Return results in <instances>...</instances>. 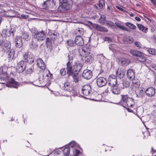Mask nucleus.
Instances as JSON below:
<instances>
[{"label":"nucleus","instance_id":"obj_1","mask_svg":"<svg viewBox=\"0 0 156 156\" xmlns=\"http://www.w3.org/2000/svg\"><path fill=\"white\" fill-rule=\"evenodd\" d=\"M6 85L10 88H17L19 86V83L15 80L13 78L9 76L7 73H1L0 74V83L5 84Z\"/></svg>","mask_w":156,"mask_h":156},{"label":"nucleus","instance_id":"obj_2","mask_svg":"<svg viewBox=\"0 0 156 156\" xmlns=\"http://www.w3.org/2000/svg\"><path fill=\"white\" fill-rule=\"evenodd\" d=\"M90 50L86 47L81 48L79 49V53L81 56L84 58L85 63L87 64H90L94 61L93 54L89 52Z\"/></svg>","mask_w":156,"mask_h":156},{"label":"nucleus","instance_id":"obj_3","mask_svg":"<svg viewBox=\"0 0 156 156\" xmlns=\"http://www.w3.org/2000/svg\"><path fill=\"white\" fill-rule=\"evenodd\" d=\"M66 69L67 74L69 76H71L73 73L79 72L82 68V64L76 62L74 64L72 63L66 64Z\"/></svg>","mask_w":156,"mask_h":156},{"label":"nucleus","instance_id":"obj_4","mask_svg":"<svg viewBox=\"0 0 156 156\" xmlns=\"http://www.w3.org/2000/svg\"><path fill=\"white\" fill-rule=\"evenodd\" d=\"M11 44L7 40H0V49L4 53H7L10 50Z\"/></svg>","mask_w":156,"mask_h":156},{"label":"nucleus","instance_id":"obj_5","mask_svg":"<svg viewBox=\"0 0 156 156\" xmlns=\"http://www.w3.org/2000/svg\"><path fill=\"white\" fill-rule=\"evenodd\" d=\"M46 37L45 31L42 30L41 31H35L33 35L34 39L35 41H41L44 40Z\"/></svg>","mask_w":156,"mask_h":156},{"label":"nucleus","instance_id":"obj_6","mask_svg":"<svg viewBox=\"0 0 156 156\" xmlns=\"http://www.w3.org/2000/svg\"><path fill=\"white\" fill-rule=\"evenodd\" d=\"M16 30L14 27H11L10 28L3 29L2 31V35L5 37H9L14 35Z\"/></svg>","mask_w":156,"mask_h":156},{"label":"nucleus","instance_id":"obj_7","mask_svg":"<svg viewBox=\"0 0 156 156\" xmlns=\"http://www.w3.org/2000/svg\"><path fill=\"white\" fill-rule=\"evenodd\" d=\"M55 2L54 0H47L44 3L42 7L45 9H51L55 6Z\"/></svg>","mask_w":156,"mask_h":156},{"label":"nucleus","instance_id":"obj_8","mask_svg":"<svg viewBox=\"0 0 156 156\" xmlns=\"http://www.w3.org/2000/svg\"><path fill=\"white\" fill-rule=\"evenodd\" d=\"M24 59L25 62L32 64L34 61V57L30 52H26L23 55Z\"/></svg>","mask_w":156,"mask_h":156},{"label":"nucleus","instance_id":"obj_9","mask_svg":"<svg viewBox=\"0 0 156 156\" xmlns=\"http://www.w3.org/2000/svg\"><path fill=\"white\" fill-rule=\"evenodd\" d=\"M117 79L116 76L113 75H110L108 80V84L109 86L108 87H115V86L117 85Z\"/></svg>","mask_w":156,"mask_h":156},{"label":"nucleus","instance_id":"obj_10","mask_svg":"<svg viewBox=\"0 0 156 156\" xmlns=\"http://www.w3.org/2000/svg\"><path fill=\"white\" fill-rule=\"evenodd\" d=\"M91 91V87L90 85H85L84 86L82 89V93L83 96H89Z\"/></svg>","mask_w":156,"mask_h":156},{"label":"nucleus","instance_id":"obj_11","mask_svg":"<svg viewBox=\"0 0 156 156\" xmlns=\"http://www.w3.org/2000/svg\"><path fill=\"white\" fill-rule=\"evenodd\" d=\"M109 91H112V93L115 94H119L120 92L119 89L117 87V85L115 86V87H108L105 92L108 93H109Z\"/></svg>","mask_w":156,"mask_h":156},{"label":"nucleus","instance_id":"obj_12","mask_svg":"<svg viewBox=\"0 0 156 156\" xmlns=\"http://www.w3.org/2000/svg\"><path fill=\"white\" fill-rule=\"evenodd\" d=\"M26 68V65L24 61H22L18 64L16 67V71L19 73H21L25 70Z\"/></svg>","mask_w":156,"mask_h":156},{"label":"nucleus","instance_id":"obj_13","mask_svg":"<svg viewBox=\"0 0 156 156\" xmlns=\"http://www.w3.org/2000/svg\"><path fill=\"white\" fill-rule=\"evenodd\" d=\"M97 83L99 87H102L106 85L107 80L104 77H99L97 79Z\"/></svg>","mask_w":156,"mask_h":156},{"label":"nucleus","instance_id":"obj_14","mask_svg":"<svg viewBox=\"0 0 156 156\" xmlns=\"http://www.w3.org/2000/svg\"><path fill=\"white\" fill-rule=\"evenodd\" d=\"M91 23L93 27L95 28L98 31L101 32H106L108 31V30L104 27L97 24L93 23L91 22Z\"/></svg>","mask_w":156,"mask_h":156},{"label":"nucleus","instance_id":"obj_15","mask_svg":"<svg viewBox=\"0 0 156 156\" xmlns=\"http://www.w3.org/2000/svg\"><path fill=\"white\" fill-rule=\"evenodd\" d=\"M82 77L85 79L89 80L92 77V71L89 69L84 70L82 74Z\"/></svg>","mask_w":156,"mask_h":156},{"label":"nucleus","instance_id":"obj_16","mask_svg":"<svg viewBox=\"0 0 156 156\" xmlns=\"http://www.w3.org/2000/svg\"><path fill=\"white\" fill-rule=\"evenodd\" d=\"M15 46L16 47L20 48L23 45V41L22 37L20 36H17L14 38Z\"/></svg>","mask_w":156,"mask_h":156},{"label":"nucleus","instance_id":"obj_17","mask_svg":"<svg viewBox=\"0 0 156 156\" xmlns=\"http://www.w3.org/2000/svg\"><path fill=\"white\" fill-rule=\"evenodd\" d=\"M71 1L65 2L60 5L59 7V9H62L63 10H68L70 9L71 6Z\"/></svg>","mask_w":156,"mask_h":156},{"label":"nucleus","instance_id":"obj_18","mask_svg":"<svg viewBox=\"0 0 156 156\" xmlns=\"http://www.w3.org/2000/svg\"><path fill=\"white\" fill-rule=\"evenodd\" d=\"M75 42L77 46H82L84 44V41L80 36H77L75 38Z\"/></svg>","mask_w":156,"mask_h":156},{"label":"nucleus","instance_id":"obj_19","mask_svg":"<svg viewBox=\"0 0 156 156\" xmlns=\"http://www.w3.org/2000/svg\"><path fill=\"white\" fill-rule=\"evenodd\" d=\"M145 93L148 96L152 97L155 94V89L152 87H149L145 90Z\"/></svg>","mask_w":156,"mask_h":156},{"label":"nucleus","instance_id":"obj_20","mask_svg":"<svg viewBox=\"0 0 156 156\" xmlns=\"http://www.w3.org/2000/svg\"><path fill=\"white\" fill-rule=\"evenodd\" d=\"M37 64L38 67L41 70H44L46 67L44 62L41 58H38L37 60Z\"/></svg>","mask_w":156,"mask_h":156},{"label":"nucleus","instance_id":"obj_21","mask_svg":"<svg viewBox=\"0 0 156 156\" xmlns=\"http://www.w3.org/2000/svg\"><path fill=\"white\" fill-rule=\"evenodd\" d=\"M67 43L69 46L72 47V49L77 51L78 50L79 51V49L81 48H79V47L77 46L75 43L72 40H68L67 41Z\"/></svg>","mask_w":156,"mask_h":156},{"label":"nucleus","instance_id":"obj_22","mask_svg":"<svg viewBox=\"0 0 156 156\" xmlns=\"http://www.w3.org/2000/svg\"><path fill=\"white\" fill-rule=\"evenodd\" d=\"M63 88L64 90L69 92L72 91L73 90L72 84L69 82H66L64 83Z\"/></svg>","mask_w":156,"mask_h":156},{"label":"nucleus","instance_id":"obj_23","mask_svg":"<svg viewBox=\"0 0 156 156\" xmlns=\"http://www.w3.org/2000/svg\"><path fill=\"white\" fill-rule=\"evenodd\" d=\"M136 57H138V60L141 62H145L146 61V58L144 56L143 53L140 51Z\"/></svg>","mask_w":156,"mask_h":156},{"label":"nucleus","instance_id":"obj_24","mask_svg":"<svg viewBox=\"0 0 156 156\" xmlns=\"http://www.w3.org/2000/svg\"><path fill=\"white\" fill-rule=\"evenodd\" d=\"M127 75L129 79H133L135 78V72L131 69H128L127 70Z\"/></svg>","mask_w":156,"mask_h":156},{"label":"nucleus","instance_id":"obj_25","mask_svg":"<svg viewBox=\"0 0 156 156\" xmlns=\"http://www.w3.org/2000/svg\"><path fill=\"white\" fill-rule=\"evenodd\" d=\"M120 62L122 65L125 66H127L130 63V60L126 58L121 59Z\"/></svg>","mask_w":156,"mask_h":156},{"label":"nucleus","instance_id":"obj_26","mask_svg":"<svg viewBox=\"0 0 156 156\" xmlns=\"http://www.w3.org/2000/svg\"><path fill=\"white\" fill-rule=\"evenodd\" d=\"M122 22L120 21L115 22V24L116 26L118 27L120 29L126 31H128V29L127 28L124 27L123 25H122Z\"/></svg>","mask_w":156,"mask_h":156},{"label":"nucleus","instance_id":"obj_27","mask_svg":"<svg viewBox=\"0 0 156 156\" xmlns=\"http://www.w3.org/2000/svg\"><path fill=\"white\" fill-rule=\"evenodd\" d=\"M132 85L135 88H139L140 85V82L138 79H134L132 80Z\"/></svg>","mask_w":156,"mask_h":156},{"label":"nucleus","instance_id":"obj_28","mask_svg":"<svg viewBox=\"0 0 156 156\" xmlns=\"http://www.w3.org/2000/svg\"><path fill=\"white\" fill-rule=\"evenodd\" d=\"M129 101L127 102V103L126 104L127 106L131 108L134 107L135 103L134 99L132 98L131 97L130 98H129Z\"/></svg>","mask_w":156,"mask_h":156},{"label":"nucleus","instance_id":"obj_29","mask_svg":"<svg viewBox=\"0 0 156 156\" xmlns=\"http://www.w3.org/2000/svg\"><path fill=\"white\" fill-rule=\"evenodd\" d=\"M79 72H76L72 75L73 80L75 83H77L79 81Z\"/></svg>","mask_w":156,"mask_h":156},{"label":"nucleus","instance_id":"obj_30","mask_svg":"<svg viewBox=\"0 0 156 156\" xmlns=\"http://www.w3.org/2000/svg\"><path fill=\"white\" fill-rule=\"evenodd\" d=\"M8 57L9 58V60H11L13 58L14 55V51L13 50H11L9 51H8Z\"/></svg>","mask_w":156,"mask_h":156},{"label":"nucleus","instance_id":"obj_31","mask_svg":"<svg viewBox=\"0 0 156 156\" xmlns=\"http://www.w3.org/2000/svg\"><path fill=\"white\" fill-rule=\"evenodd\" d=\"M117 76L120 79L122 78L124 76V72L121 69H119L116 72Z\"/></svg>","mask_w":156,"mask_h":156},{"label":"nucleus","instance_id":"obj_32","mask_svg":"<svg viewBox=\"0 0 156 156\" xmlns=\"http://www.w3.org/2000/svg\"><path fill=\"white\" fill-rule=\"evenodd\" d=\"M104 5H105V2L103 0H100L99 4H98L96 6L98 9H101L103 8Z\"/></svg>","mask_w":156,"mask_h":156},{"label":"nucleus","instance_id":"obj_33","mask_svg":"<svg viewBox=\"0 0 156 156\" xmlns=\"http://www.w3.org/2000/svg\"><path fill=\"white\" fill-rule=\"evenodd\" d=\"M146 50L149 54L156 55V49L154 48H147Z\"/></svg>","mask_w":156,"mask_h":156},{"label":"nucleus","instance_id":"obj_34","mask_svg":"<svg viewBox=\"0 0 156 156\" xmlns=\"http://www.w3.org/2000/svg\"><path fill=\"white\" fill-rule=\"evenodd\" d=\"M137 26L140 30H141L142 32L145 33L147 32V28H145L144 26L142 25L141 24H137Z\"/></svg>","mask_w":156,"mask_h":156},{"label":"nucleus","instance_id":"obj_35","mask_svg":"<svg viewBox=\"0 0 156 156\" xmlns=\"http://www.w3.org/2000/svg\"><path fill=\"white\" fill-rule=\"evenodd\" d=\"M76 32L77 34L81 36L84 34V30L81 28H78L76 29Z\"/></svg>","mask_w":156,"mask_h":156},{"label":"nucleus","instance_id":"obj_36","mask_svg":"<svg viewBox=\"0 0 156 156\" xmlns=\"http://www.w3.org/2000/svg\"><path fill=\"white\" fill-rule=\"evenodd\" d=\"M70 147H65L62 151L63 154L66 156H68L70 152Z\"/></svg>","mask_w":156,"mask_h":156},{"label":"nucleus","instance_id":"obj_37","mask_svg":"<svg viewBox=\"0 0 156 156\" xmlns=\"http://www.w3.org/2000/svg\"><path fill=\"white\" fill-rule=\"evenodd\" d=\"M121 101L125 103L126 102L127 100H129L131 97H129L128 95H121Z\"/></svg>","mask_w":156,"mask_h":156},{"label":"nucleus","instance_id":"obj_38","mask_svg":"<svg viewBox=\"0 0 156 156\" xmlns=\"http://www.w3.org/2000/svg\"><path fill=\"white\" fill-rule=\"evenodd\" d=\"M21 37L25 41H27L29 39V35L27 32H24V33H23L22 36Z\"/></svg>","mask_w":156,"mask_h":156},{"label":"nucleus","instance_id":"obj_39","mask_svg":"<svg viewBox=\"0 0 156 156\" xmlns=\"http://www.w3.org/2000/svg\"><path fill=\"white\" fill-rule=\"evenodd\" d=\"M125 24L126 26H128L131 29H132L133 30H135L136 29V26L135 25H134L133 24L131 23H130L126 22V23Z\"/></svg>","mask_w":156,"mask_h":156},{"label":"nucleus","instance_id":"obj_40","mask_svg":"<svg viewBox=\"0 0 156 156\" xmlns=\"http://www.w3.org/2000/svg\"><path fill=\"white\" fill-rule=\"evenodd\" d=\"M140 51H138L134 50H131L130 51V53L133 56H137V55L139 54Z\"/></svg>","mask_w":156,"mask_h":156},{"label":"nucleus","instance_id":"obj_41","mask_svg":"<svg viewBox=\"0 0 156 156\" xmlns=\"http://www.w3.org/2000/svg\"><path fill=\"white\" fill-rule=\"evenodd\" d=\"M133 38L131 37H128L126 39V40H125V41L124 43H125L128 44L129 43L130 44L133 42Z\"/></svg>","mask_w":156,"mask_h":156},{"label":"nucleus","instance_id":"obj_42","mask_svg":"<svg viewBox=\"0 0 156 156\" xmlns=\"http://www.w3.org/2000/svg\"><path fill=\"white\" fill-rule=\"evenodd\" d=\"M106 17L104 15H101L99 21V22L103 24L105 23V22L106 20Z\"/></svg>","mask_w":156,"mask_h":156},{"label":"nucleus","instance_id":"obj_43","mask_svg":"<svg viewBox=\"0 0 156 156\" xmlns=\"http://www.w3.org/2000/svg\"><path fill=\"white\" fill-rule=\"evenodd\" d=\"M66 56H67L68 58H69V61L67 62L66 64H69V63H72L73 60V57L72 56H71L70 55H69V54H66Z\"/></svg>","mask_w":156,"mask_h":156},{"label":"nucleus","instance_id":"obj_44","mask_svg":"<svg viewBox=\"0 0 156 156\" xmlns=\"http://www.w3.org/2000/svg\"><path fill=\"white\" fill-rule=\"evenodd\" d=\"M134 43L135 45L138 47V49L142 48V45L140 42L138 41H135L134 42Z\"/></svg>","mask_w":156,"mask_h":156},{"label":"nucleus","instance_id":"obj_45","mask_svg":"<svg viewBox=\"0 0 156 156\" xmlns=\"http://www.w3.org/2000/svg\"><path fill=\"white\" fill-rule=\"evenodd\" d=\"M77 144L74 141L71 142L69 144V147H77Z\"/></svg>","mask_w":156,"mask_h":156},{"label":"nucleus","instance_id":"obj_46","mask_svg":"<svg viewBox=\"0 0 156 156\" xmlns=\"http://www.w3.org/2000/svg\"><path fill=\"white\" fill-rule=\"evenodd\" d=\"M60 73L62 76L65 75L66 74V71L65 70V68H62L60 70Z\"/></svg>","mask_w":156,"mask_h":156},{"label":"nucleus","instance_id":"obj_47","mask_svg":"<svg viewBox=\"0 0 156 156\" xmlns=\"http://www.w3.org/2000/svg\"><path fill=\"white\" fill-rule=\"evenodd\" d=\"M38 46L37 44L34 43V41H33L32 43L30 45V47L31 48L33 49H35L38 47Z\"/></svg>","mask_w":156,"mask_h":156},{"label":"nucleus","instance_id":"obj_48","mask_svg":"<svg viewBox=\"0 0 156 156\" xmlns=\"http://www.w3.org/2000/svg\"><path fill=\"white\" fill-rule=\"evenodd\" d=\"M73 151L74 156H77L80 153V151L79 150L75 149H74Z\"/></svg>","mask_w":156,"mask_h":156},{"label":"nucleus","instance_id":"obj_49","mask_svg":"<svg viewBox=\"0 0 156 156\" xmlns=\"http://www.w3.org/2000/svg\"><path fill=\"white\" fill-rule=\"evenodd\" d=\"M139 94V97L142 98L144 96V94L143 92V91L142 90H140Z\"/></svg>","mask_w":156,"mask_h":156},{"label":"nucleus","instance_id":"obj_50","mask_svg":"<svg viewBox=\"0 0 156 156\" xmlns=\"http://www.w3.org/2000/svg\"><path fill=\"white\" fill-rule=\"evenodd\" d=\"M106 24L109 26L111 27H112L114 26L115 24L114 23L112 22L111 21H107Z\"/></svg>","mask_w":156,"mask_h":156},{"label":"nucleus","instance_id":"obj_51","mask_svg":"<svg viewBox=\"0 0 156 156\" xmlns=\"http://www.w3.org/2000/svg\"><path fill=\"white\" fill-rule=\"evenodd\" d=\"M8 69V68L5 66L2 67V73H7V71Z\"/></svg>","mask_w":156,"mask_h":156},{"label":"nucleus","instance_id":"obj_52","mask_svg":"<svg viewBox=\"0 0 156 156\" xmlns=\"http://www.w3.org/2000/svg\"><path fill=\"white\" fill-rule=\"evenodd\" d=\"M46 44L48 46H50L51 44V41L50 39L48 38H47L46 39Z\"/></svg>","mask_w":156,"mask_h":156},{"label":"nucleus","instance_id":"obj_53","mask_svg":"<svg viewBox=\"0 0 156 156\" xmlns=\"http://www.w3.org/2000/svg\"><path fill=\"white\" fill-rule=\"evenodd\" d=\"M71 93V95L73 96H76L77 95L78 93L77 92L74 90H73L72 91H70Z\"/></svg>","mask_w":156,"mask_h":156},{"label":"nucleus","instance_id":"obj_54","mask_svg":"<svg viewBox=\"0 0 156 156\" xmlns=\"http://www.w3.org/2000/svg\"><path fill=\"white\" fill-rule=\"evenodd\" d=\"M33 69L31 67L29 69H27V74H31L33 72Z\"/></svg>","mask_w":156,"mask_h":156},{"label":"nucleus","instance_id":"obj_55","mask_svg":"<svg viewBox=\"0 0 156 156\" xmlns=\"http://www.w3.org/2000/svg\"><path fill=\"white\" fill-rule=\"evenodd\" d=\"M41 78H40L38 80H37L36 82H39V83L40 84H43L44 82V80L43 79H42V80H41Z\"/></svg>","mask_w":156,"mask_h":156},{"label":"nucleus","instance_id":"obj_56","mask_svg":"<svg viewBox=\"0 0 156 156\" xmlns=\"http://www.w3.org/2000/svg\"><path fill=\"white\" fill-rule=\"evenodd\" d=\"M71 1V0H59L60 4L63 3V2H66Z\"/></svg>","mask_w":156,"mask_h":156},{"label":"nucleus","instance_id":"obj_57","mask_svg":"<svg viewBox=\"0 0 156 156\" xmlns=\"http://www.w3.org/2000/svg\"><path fill=\"white\" fill-rule=\"evenodd\" d=\"M100 56V61L101 62H102L104 60L105 58V57L104 56H103V55H101Z\"/></svg>","mask_w":156,"mask_h":156},{"label":"nucleus","instance_id":"obj_58","mask_svg":"<svg viewBox=\"0 0 156 156\" xmlns=\"http://www.w3.org/2000/svg\"><path fill=\"white\" fill-rule=\"evenodd\" d=\"M105 41H108V42H111L112 41V39L109 37H105Z\"/></svg>","mask_w":156,"mask_h":156},{"label":"nucleus","instance_id":"obj_59","mask_svg":"<svg viewBox=\"0 0 156 156\" xmlns=\"http://www.w3.org/2000/svg\"><path fill=\"white\" fill-rule=\"evenodd\" d=\"M135 19L138 21H140L141 20V19L140 18L137 16H136L135 17Z\"/></svg>","mask_w":156,"mask_h":156},{"label":"nucleus","instance_id":"obj_60","mask_svg":"<svg viewBox=\"0 0 156 156\" xmlns=\"http://www.w3.org/2000/svg\"><path fill=\"white\" fill-rule=\"evenodd\" d=\"M151 2L154 5H156V2H155V0H150Z\"/></svg>","mask_w":156,"mask_h":156},{"label":"nucleus","instance_id":"obj_61","mask_svg":"<svg viewBox=\"0 0 156 156\" xmlns=\"http://www.w3.org/2000/svg\"><path fill=\"white\" fill-rule=\"evenodd\" d=\"M152 132L154 133L153 134H154V136L156 138V129H154L153 130Z\"/></svg>","mask_w":156,"mask_h":156},{"label":"nucleus","instance_id":"obj_62","mask_svg":"<svg viewBox=\"0 0 156 156\" xmlns=\"http://www.w3.org/2000/svg\"><path fill=\"white\" fill-rule=\"evenodd\" d=\"M126 109H127V111H128L129 112H133L132 110L131 109H130V108H127Z\"/></svg>","mask_w":156,"mask_h":156},{"label":"nucleus","instance_id":"obj_63","mask_svg":"<svg viewBox=\"0 0 156 156\" xmlns=\"http://www.w3.org/2000/svg\"><path fill=\"white\" fill-rule=\"evenodd\" d=\"M116 7L117 9H119L121 10H122L123 9L122 8L118 6H116Z\"/></svg>","mask_w":156,"mask_h":156},{"label":"nucleus","instance_id":"obj_64","mask_svg":"<svg viewBox=\"0 0 156 156\" xmlns=\"http://www.w3.org/2000/svg\"><path fill=\"white\" fill-rule=\"evenodd\" d=\"M152 68H153V69L156 71V66H153L152 67Z\"/></svg>","mask_w":156,"mask_h":156}]
</instances>
